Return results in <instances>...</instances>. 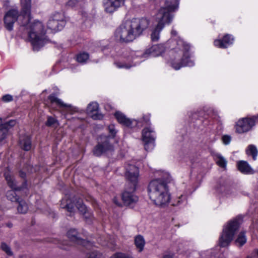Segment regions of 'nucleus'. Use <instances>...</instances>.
<instances>
[{
    "instance_id": "45",
    "label": "nucleus",
    "mask_w": 258,
    "mask_h": 258,
    "mask_svg": "<svg viewBox=\"0 0 258 258\" xmlns=\"http://www.w3.org/2000/svg\"><path fill=\"white\" fill-rule=\"evenodd\" d=\"M171 35L173 36H176L177 35V32L175 30L172 29L171 31Z\"/></svg>"
},
{
    "instance_id": "30",
    "label": "nucleus",
    "mask_w": 258,
    "mask_h": 258,
    "mask_svg": "<svg viewBox=\"0 0 258 258\" xmlns=\"http://www.w3.org/2000/svg\"><path fill=\"white\" fill-rule=\"evenodd\" d=\"M246 153L247 155L252 156L253 160H255L256 159L258 151L255 146L253 145H249L246 150Z\"/></svg>"
},
{
    "instance_id": "14",
    "label": "nucleus",
    "mask_w": 258,
    "mask_h": 258,
    "mask_svg": "<svg viewBox=\"0 0 258 258\" xmlns=\"http://www.w3.org/2000/svg\"><path fill=\"white\" fill-rule=\"evenodd\" d=\"M179 4V0H167L165 3V6L161 7L157 13H159L161 10H164L166 15H168L170 18L169 22L171 23L173 18L171 13L178 10Z\"/></svg>"
},
{
    "instance_id": "21",
    "label": "nucleus",
    "mask_w": 258,
    "mask_h": 258,
    "mask_svg": "<svg viewBox=\"0 0 258 258\" xmlns=\"http://www.w3.org/2000/svg\"><path fill=\"white\" fill-rule=\"evenodd\" d=\"M114 116L119 123L126 126L132 127V125H136L137 124L136 120H131L129 118H126V116L120 112H116L114 114Z\"/></svg>"
},
{
    "instance_id": "5",
    "label": "nucleus",
    "mask_w": 258,
    "mask_h": 258,
    "mask_svg": "<svg viewBox=\"0 0 258 258\" xmlns=\"http://www.w3.org/2000/svg\"><path fill=\"white\" fill-rule=\"evenodd\" d=\"M241 217L238 216L229 221L224 227L219 239V244L221 247H224L229 245L241 224Z\"/></svg>"
},
{
    "instance_id": "25",
    "label": "nucleus",
    "mask_w": 258,
    "mask_h": 258,
    "mask_svg": "<svg viewBox=\"0 0 258 258\" xmlns=\"http://www.w3.org/2000/svg\"><path fill=\"white\" fill-rule=\"evenodd\" d=\"M19 144L21 148L25 151H29L31 148V140L28 136H21Z\"/></svg>"
},
{
    "instance_id": "20",
    "label": "nucleus",
    "mask_w": 258,
    "mask_h": 258,
    "mask_svg": "<svg viewBox=\"0 0 258 258\" xmlns=\"http://www.w3.org/2000/svg\"><path fill=\"white\" fill-rule=\"evenodd\" d=\"M16 123V121L14 120L3 123L2 119L0 118V141H2L6 138L9 130L14 126Z\"/></svg>"
},
{
    "instance_id": "47",
    "label": "nucleus",
    "mask_w": 258,
    "mask_h": 258,
    "mask_svg": "<svg viewBox=\"0 0 258 258\" xmlns=\"http://www.w3.org/2000/svg\"><path fill=\"white\" fill-rule=\"evenodd\" d=\"M163 258H173L172 256L170 255H166L165 256H164V257Z\"/></svg>"
},
{
    "instance_id": "19",
    "label": "nucleus",
    "mask_w": 258,
    "mask_h": 258,
    "mask_svg": "<svg viewBox=\"0 0 258 258\" xmlns=\"http://www.w3.org/2000/svg\"><path fill=\"white\" fill-rule=\"evenodd\" d=\"M234 41V37L230 34H225L222 39H216L214 41V45L216 47L225 48L231 45Z\"/></svg>"
},
{
    "instance_id": "4",
    "label": "nucleus",
    "mask_w": 258,
    "mask_h": 258,
    "mask_svg": "<svg viewBox=\"0 0 258 258\" xmlns=\"http://www.w3.org/2000/svg\"><path fill=\"white\" fill-rule=\"evenodd\" d=\"M125 177L130 182L128 190H125L122 194V200L125 205L136 203L138 198L133 192L136 188L139 176V169L134 165H129L126 168Z\"/></svg>"
},
{
    "instance_id": "17",
    "label": "nucleus",
    "mask_w": 258,
    "mask_h": 258,
    "mask_svg": "<svg viewBox=\"0 0 258 258\" xmlns=\"http://www.w3.org/2000/svg\"><path fill=\"white\" fill-rule=\"evenodd\" d=\"M125 0H105L103 6L106 12L113 13L124 4Z\"/></svg>"
},
{
    "instance_id": "40",
    "label": "nucleus",
    "mask_w": 258,
    "mask_h": 258,
    "mask_svg": "<svg viewBox=\"0 0 258 258\" xmlns=\"http://www.w3.org/2000/svg\"><path fill=\"white\" fill-rule=\"evenodd\" d=\"M13 97L10 94H7L3 96L2 100L5 102H9L12 101Z\"/></svg>"
},
{
    "instance_id": "36",
    "label": "nucleus",
    "mask_w": 258,
    "mask_h": 258,
    "mask_svg": "<svg viewBox=\"0 0 258 258\" xmlns=\"http://www.w3.org/2000/svg\"><path fill=\"white\" fill-rule=\"evenodd\" d=\"M88 258H104V256L100 252L93 251L89 253Z\"/></svg>"
},
{
    "instance_id": "43",
    "label": "nucleus",
    "mask_w": 258,
    "mask_h": 258,
    "mask_svg": "<svg viewBox=\"0 0 258 258\" xmlns=\"http://www.w3.org/2000/svg\"><path fill=\"white\" fill-rule=\"evenodd\" d=\"M143 119L144 120H145V121L146 122V123H148V122H149L150 121V118L148 116H143Z\"/></svg>"
},
{
    "instance_id": "32",
    "label": "nucleus",
    "mask_w": 258,
    "mask_h": 258,
    "mask_svg": "<svg viewBox=\"0 0 258 258\" xmlns=\"http://www.w3.org/2000/svg\"><path fill=\"white\" fill-rule=\"evenodd\" d=\"M18 203H19L17 208L18 212L20 213H26L28 210V207L25 201L21 200Z\"/></svg>"
},
{
    "instance_id": "44",
    "label": "nucleus",
    "mask_w": 258,
    "mask_h": 258,
    "mask_svg": "<svg viewBox=\"0 0 258 258\" xmlns=\"http://www.w3.org/2000/svg\"><path fill=\"white\" fill-rule=\"evenodd\" d=\"M252 254L254 256L255 254H256L258 256V249H254L252 252Z\"/></svg>"
},
{
    "instance_id": "10",
    "label": "nucleus",
    "mask_w": 258,
    "mask_h": 258,
    "mask_svg": "<svg viewBox=\"0 0 258 258\" xmlns=\"http://www.w3.org/2000/svg\"><path fill=\"white\" fill-rule=\"evenodd\" d=\"M256 121H258V115L239 119L235 126L236 133L243 134L248 132L254 125Z\"/></svg>"
},
{
    "instance_id": "41",
    "label": "nucleus",
    "mask_w": 258,
    "mask_h": 258,
    "mask_svg": "<svg viewBox=\"0 0 258 258\" xmlns=\"http://www.w3.org/2000/svg\"><path fill=\"white\" fill-rule=\"evenodd\" d=\"M56 121V120L52 117L49 116L47 118L46 125L48 126H50L53 125Z\"/></svg>"
},
{
    "instance_id": "2",
    "label": "nucleus",
    "mask_w": 258,
    "mask_h": 258,
    "mask_svg": "<svg viewBox=\"0 0 258 258\" xmlns=\"http://www.w3.org/2000/svg\"><path fill=\"white\" fill-rule=\"evenodd\" d=\"M149 21L144 18H134L123 22L117 28L114 36L117 41L127 43L140 36L149 26Z\"/></svg>"
},
{
    "instance_id": "29",
    "label": "nucleus",
    "mask_w": 258,
    "mask_h": 258,
    "mask_svg": "<svg viewBox=\"0 0 258 258\" xmlns=\"http://www.w3.org/2000/svg\"><path fill=\"white\" fill-rule=\"evenodd\" d=\"M135 244L139 249V251L141 252L143 250L145 244L144 237L140 235L136 236L135 239Z\"/></svg>"
},
{
    "instance_id": "50",
    "label": "nucleus",
    "mask_w": 258,
    "mask_h": 258,
    "mask_svg": "<svg viewBox=\"0 0 258 258\" xmlns=\"http://www.w3.org/2000/svg\"><path fill=\"white\" fill-rule=\"evenodd\" d=\"M246 258H252V256L248 255V256H247Z\"/></svg>"
},
{
    "instance_id": "15",
    "label": "nucleus",
    "mask_w": 258,
    "mask_h": 258,
    "mask_svg": "<svg viewBox=\"0 0 258 258\" xmlns=\"http://www.w3.org/2000/svg\"><path fill=\"white\" fill-rule=\"evenodd\" d=\"M19 12L17 10L12 9L9 10L4 17V23L6 28L9 31L13 29L14 24L18 20Z\"/></svg>"
},
{
    "instance_id": "26",
    "label": "nucleus",
    "mask_w": 258,
    "mask_h": 258,
    "mask_svg": "<svg viewBox=\"0 0 258 258\" xmlns=\"http://www.w3.org/2000/svg\"><path fill=\"white\" fill-rule=\"evenodd\" d=\"M125 60L120 59L118 61H116L114 62V64L119 69H129L133 66L131 64L132 58L128 56L125 58Z\"/></svg>"
},
{
    "instance_id": "49",
    "label": "nucleus",
    "mask_w": 258,
    "mask_h": 258,
    "mask_svg": "<svg viewBox=\"0 0 258 258\" xmlns=\"http://www.w3.org/2000/svg\"><path fill=\"white\" fill-rule=\"evenodd\" d=\"M192 254H193V255H199V254H198L197 252H194V253H192Z\"/></svg>"
},
{
    "instance_id": "6",
    "label": "nucleus",
    "mask_w": 258,
    "mask_h": 258,
    "mask_svg": "<svg viewBox=\"0 0 258 258\" xmlns=\"http://www.w3.org/2000/svg\"><path fill=\"white\" fill-rule=\"evenodd\" d=\"M177 45L179 49L182 48L183 56L180 61L172 60L171 66L175 70H179L183 67H192L195 65L193 60L190 58L188 50L190 46L188 44L184 42L182 39H179L177 41Z\"/></svg>"
},
{
    "instance_id": "28",
    "label": "nucleus",
    "mask_w": 258,
    "mask_h": 258,
    "mask_svg": "<svg viewBox=\"0 0 258 258\" xmlns=\"http://www.w3.org/2000/svg\"><path fill=\"white\" fill-rule=\"evenodd\" d=\"M247 241V239L245 236L244 232H240L236 240H235V244L236 246L239 247L242 246Z\"/></svg>"
},
{
    "instance_id": "27",
    "label": "nucleus",
    "mask_w": 258,
    "mask_h": 258,
    "mask_svg": "<svg viewBox=\"0 0 258 258\" xmlns=\"http://www.w3.org/2000/svg\"><path fill=\"white\" fill-rule=\"evenodd\" d=\"M186 196L181 195L177 197L174 198L171 200V204L173 206H179L181 205H184L186 203Z\"/></svg>"
},
{
    "instance_id": "37",
    "label": "nucleus",
    "mask_w": 258,
    "mask_h": 258,
    "mask_svg": "<svg viewBox=\"0 0 258 258\" xmlns=\"http://www.w3.org/2000/svg\"><path fill=\"white\" fill-rule=\"evenodd\" d=\"M83 215H84V217L86 219V222H88V223H90L93 218L92 213L88 211L86 212V214L84 213L83 214Z\"/></svg>"
},
{
    "instance_id": "38",
    "label": "nucleus",
    "mask_w": 258,
    "mask_h": 258,
    "mask_svg": "<svg viewBox=\"0 0 258 258\" xmlns=\"http://www.w3.org/2000/svg\"><path fill=\"white\" fill-rule=\"evenodd\" d=\"M110 258H130V257L124 253H116L112 255Z\"/></svg>"
},
{
    "instance_id": "7",
    "label": "nucleus",
    "mask_w": 258,
    "mask_h": 258,
    "mask_svg": "<svg viewBox=\"0 0 258 258\" xmlns=\"http://www.w3.org/2000/svg\"><path fill=\"white\" fill-rule=\"evenodd\" d=\"M156 21L158 24L153 30L151 35L152 41H157L160 38V33L166 24H169L170 18L168 15H166L164 10H161L159 13L156 14Z\"/></svg>"
},
{
    "instance_id": "22",
    "label": "nucleus",
    "mask_w": 258,
    "mask_h": 258,
    "mask_svg": "<svg viewBox=\"0 0 258 258\" xmlns=\"http://www.w3.org/2000/svg\"><path fill=\"white\" fill-rule=\"evenodd\" d=\"M98 104L97 102H91L88 104L87 108V113L94 119H100L102 117L101 114H97Z\"/></svg>"
},
{
    "instance_id": "1",
    "label": "nucleus",
    "mask_w": 258,
    "mask_h": 258,
    "mask_svg": "<svg viewBox=\"0 0 258 258\" xmlns=\"http://www.w3.org/2000/svg\"><path fill=\"white\" fill-rule=\"evenodd\" d=\"M22 11L25 22H22L21 27L27 29L29 38L34 50L38 51L44 44L45 34L44 27L41 22L35 21L30 22L31 0H21Z\"/></svg>"
},
{
    "instance_id": "8",
    "label": "nucleus",
    "mask_w": 258,
    "mask_h": 258,
    "mask_svg": "<svg viewBox=\"0 0 258 258\" xmlns=\"http://www.w3.org/2000/svg\"><path fill=\"white\" fill-rule=\"evenodd\" d=\"M75 206L78 209L79 212L82 214L85 213L88 211L86 206L83 204L82 199L75 198L73 201L70 199H62L61 202V207L62 208H66L68 211L73 213L75 211Z\"/></svg>"
},
{
    "instance_id": "42",
    "label": "nucleus",
    "mask_w": 258,
    "mask_h": 258,
    "mask_svg": "<svg viewBox=\"0 0 258 258\" xmlns=\"http://www.w3.org/2000/svg\"><path fill=\"white\" fill-rule=\"evenodd\" d=\"M78 0H69L67 3V5L71 7H74L78 4Z\"/></svg>"
},
{
    "instance_id": "3",
    "label": "nucleus",
    "mask_w": 258,
    "mask_h": 258,
    "mask_svg": "<svg viewBox=\"0 0 258 258\" xmlns=\"http://www.w3.org/2000/svg\"><path fill=\"white\" fill-rule=\"evenodd\" d=\"M171 177L167 172L163 173L161 178L151 181L148 185V194L150 199L157 206L164 207L170 201L167 183L170 181Z\"/></svg>"
},
{
    "instance_id": "48",
    "label": "nucleus",
    "mask_w": 258,
    "mask_h": 258,
    "mask_svg": "<svg viewBox=\"0 0 258 258\" xmlns=\"http://www.w3.org/2000/svg\"><path fill=\"white\" fill-rule=\"evenodd\" d=\"M197 113H195V114H194L192 115V118L193 119H196V118H197Z\"/></svg>"
},
{
    "instance_id": "23",
    "label": "nucleus",
    "mask_w": 258,
    "mask_h": 258,
    "mask_svg": "<svg viewBox=\"0 0 258 258\" xmlns=\"http://www.w3.org/2000/svg\"><path fill=\"white\" fill-rule=\"evenodd\" d=\"M68 238L72 241L76 242L77 244H83L84 246H87L89 244V242L86 241L78 237V232L76 229H70L67 233Z\"/></svg>"
},
{
    "instance_id": "34",
    "label": "nucleus",
    "mask_w": 258,
    "mask_h": 258,
    "mask_svg": "<svg viewBox=\"0 0 258 258\" xmlns=\"http://www.w3.org/2000/svg\"><path fill=\"white\" fill-rule=\"evenodd\" d=\"M1 248L5 251L6 254L9 256H12L13 254L10 247L5 242H2L1 244Z\"/></svg>"
},
{
    "instance_id": "24",
    "label": "nucleus",
    "mask_w": 258,
    "mask_h": 258,
    "mask_svg": "<svg viewBox=\"0 0 258 258\" xmlns=\"http://www.w3.org/2000/svg\"><path fill=\"white\" fill-rule=\"evenodd\" d=\"M238 170L244 174H253L254 171L248 163L244 161H240L237 164Z\"/></svg>"
},
{
    "instance_id": "12",
    "label": "nucleus",
    "mask_w": 258,
    "mask_h": 258,
    "mask_svg": "<svg viewBox=\"0 0 258 258\" xmlns=\"http://www.w3.org/2000/svg\"><path fill=\"white\" fill-rule=\"evenodd\" d=\"M5 177L8 185L12 189V190L8 191L7 193V197L8 199L12 202H18L20 199L18 198L16 191L21 190L24 187V186H25L26 183H25V185L22 187H19L17 186L16 182L13 176L5 174Z\"/></svg>"
},
{
    "instance_id": "33",
    "label": "nucleus",
    "mask_w": 258,
    "mask_h": 258,
    "mask_svg": "<svg viewBox=\"0 0 258 258\" xmlns=\"http://www.w3.org/2000/svg\"><path fill=\"white\" fill-rule=\"evenodd\" d=\"M89 58V54L83 52L79 54L77 56V60L80 63H85Z\"/></svg>"
},
{
    "instance_id": "13",
    "label": "nucleus",
    "mask_w": 258,
    "mask_h": 258,
    "mask_svg": "<svg viewBox=\"0 0 258 258\" xmlns=\"http://www.w3.org/2000/svg\"><path fill=\"white\" fill-rule=\"evenodd\" d=\"M48 99L51 104L57 105L59 107L64 108L62 112L64 115L67 114H73L78 111V109L72 106L70 104L64 103L60 99H58L55 94H51L48 97Z\"/></svg>"
},
{
    "instance_id": "9",
    "label": "nucleus",
    "mask_w": 258,
    "mask_h": 258,
    "mask_svg": "<svg viewBox=\"0 0 258 258\" xmlns=\"http://www.w3.org/2000/svg\"><path fill=\"white\" fill-rule=\"evenodd\" d=\"M66 25L64 15L60 13H54L50 17L47 27L53 33L61 30Z\"/></svg>"
},
{
    "instance_id": "39",
    "label": "nucleus",
    "mask_w": 258,
    "mask_h": 258,
    "mask_svg": "<svg viewBox=\"0 0 258 258\" xmlns=\"http://www.w3.org/2000/svg\"><path fill=\"white\" fill-rule=\"evenodd\" d=\"M222 141L225 145H228L230 143L231 140V138L230 136L224 135L222 137Z\"/></svg>"
},
{
    "instance_id": "18",
    "label": "nucleus",
    "mask_w": 258,
    "mask_h": 258,
    "mask_svg": "<svg viewBox=\"0 0 258 258\" xmlns=\"http://www.w3.org/2000/svg\"><path fill=\"white\" fill-rule=\"evenodd\" d=\"M165 51V47L162 44L152 46L147 49L143 54V57L146 58L149 56L156 57L162 54Z\"/></svg>"
},
{
    "instance_id": "16",
    "label": "nucleus",
    "mask_w": 258,
    "mask_h": 258,
    "mask_svg": "<svg viewBox=\"0 0 258 258\" xmlns=\"http://www.w3.org/2000/svg\"><path fill=\"white\" fill-rule=\"evenodd\" d=\"M113 150V146L109 143L108 137H105L104 141L102 143H99L94 148L93 152L96 156H100L103 153Z\"/></svg>"
},
{
    "instance_id": "46",
    "label": "nucleus",
    "mask_w": 258,
    "mask_h": 258,
    "mask_svg": "<svg viewBox=\"0 0 258 258\" xmlns=\"http://www.w3.org/2000/svg\"><path fill=\"white\" fill-rule=\"evenodd\" d=\"M20 174V176L22 178H24L26 176V174L23 172H21Z\"/></svg>"
},
{
    "instance_id": "11",
    "label": "nucleus",
    "mask_w": 258,
    "mask_h": 258,
    "mask_svg": "<svg viewBox=\"0 0 258 258\" xmlns=\"http://www.w3.org/2000/svg\"><path fill=\"white\" fill-rule=\"evenodd\" d=\"M155 138V133L151 127H147L143 129L142 139L145 143L144 147L146 151H151L154 148Z\"/></svg>"
},
{
    "instance_id": "35",
    "label": "nucleus",
    "mask_w": 258,
    "mask_h": 258,
    "mask_svg": "<svg viewBox=\"0 0 258 258\" xmlns=\"http://www.w3.org/2000/svg\"><path fill=\"white\" fill-rule=\"evenodd\" d=\"M108 131L109 134V137L114 138L117 132V130L114 124H110L108 126Z\"/></svg>"
},
{
    "instance_id": "31",
    "label": "nucleus",
    "mask_w": 258,
    "mask_h": 258,
    "mask_svg": "<svg viewBox=\"0 0 258 258\" xmlns=\"http://www.w3.org/2000/svg\"><path fill=\"white\" fill-rule=\"evenodd\" d=\"M215 161L217 165L221 168H225L227 164L226 159L220 154L215 155Z\"/></svg>"
}]
</instances>
